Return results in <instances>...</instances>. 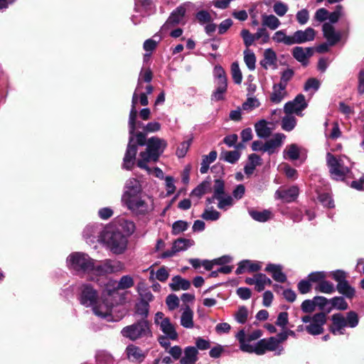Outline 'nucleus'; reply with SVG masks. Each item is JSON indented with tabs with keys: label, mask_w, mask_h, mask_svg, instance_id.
<instances>
[{
	"label": "nucleus",
	"mask_w": 364,
	"mask_h": 364,
	"mask_svg": "<svg viewBox=\"0 0 364 364\" xmlns=\"http://www.w3.org/2000/svg\"><path fill=\"white\" fill-rule=\"evenodd\" d=\"M122 202L136 216H146L154 210V198L142 192L139 181L135 178L126 182Z\"/></svg>",
	"instance_id": "obj_1"
},
{
	"label": "nucleus",
	"mask_w": 364,
	"mask_h": 364,
	"mask_svg": "<svg viewBox=\"0 0 364 364\" xmlns=\"http://www.w3.org/2000/svg\"><path fill=\"white\" fill-rule=\"evenodd\" d=\"M132 144L139 146L146 145L145 151L139 154V158L137 160V166L147 172L151 171V168L147 166L149 162H156L160 156L163 154L167 146V142L165 139L157 136L149 138L146 140V134L144 132H134V141Z\"/></svg>",
	"instance_id": "obj_2"
},
{
	"label": "nucleus",
	"mask_w": 364,
	"mask_h": 364,
	"mask_svg": "<svg viewBox=\"0 0 364 364\" xmlns=\"http://www.w3.org/2000/svg\"><path fill=\"white\" fill-rule=\"evenodd\" d=\"M80 304L86 307H92L94 314L101 318H106L109 315L113 304L107 299L100 304V300L96 289L89 284H83L80 287Z\"/></svg>",
	"instance_id": "obj_3"
},
{
	"label": "nucleus",
	"mask_w": 364,
	"mask_h": 364,
	"mask_svg": "<svg viewBox=\"0 0 364 364\" xmlns=\"http://www.w3.org/2000/svg\"><path fill=\"white\" fill-rule=\"evenodd\" d=\"M236 338L240 343L241 350L247 353H255L257 355H263L267 351H274L275 355H280L283 351V347L278 344L276 337L263 338L259 340L255 345L245 343V332L243 329L236 334Z\"/></svg>",
	"instance_id": "obj_4"
},
{
	"label": "nucleus",
	"mask_w": 364,
	"mask_h": 364,
	"mask_svg": "<svg viewBox=\"0 0 364 364\" xmlns=\"http://www.w3.org/2000/svg\"><path fill=\"white\" fill-rule=\"evenodd\" d=\"M140 90H135L132 100V108L129 117V143L123 159V167L127 170H131L133 167L136 155V146L132 144L134 141V132L136 130L135 119L137 116V110L136 106L138 102L137 92Z\"/></svg>",
	"instance_id": "obj_5"
},
{
	"label": "nucleus",
	"mask_w": 364,
	"mask_h": 364,
	"mask_svg": "<svg viewBox=\"0 0 364 364\" xmlns=\"http://www.w3.org/2000/svg\"><path fill=\"white\" fill-rule=\"evenodd\" d=\"M66 264L70 271L76 275L83 277L90 275L94 267V259L87 254L75 252L68 255Z\"/></svg>",
	"instance_id": "obj_6"
},
{
	"label": "nucleus",
	"mask_w": 364,
	"mask_h": 364,
	"mask_svg": "<svg viewBox=\"0 0 364 364\" xmlns=\"http://www.w3.org/2000/svg\"><path fill=\"white\" fill-rule=\"evenodd\" d=\"M326 164L331 177L336 181H343L350 173L352 164L346 156H334L330 152L326 154Z\"/></svg>",
	"instance_id": "obj_7"
},
{
	"label": "nucleus",
	"mask_w": 364,
	"mask_h": 364,
	"mask_svg": "<svg viewBox=\"0 0 364 364\" xmlns=\"http://www.w3.org/2000/svg\"><path fill=\"white\" fill-rule=\"evenodd\" d=\"M102 240L108 249L115 255L122 254L127 247V237L118 229L112 227L107 228L102 235Z\"/></svg>",
	"instance_id": "obj_8"
},
{
	"label": "nucleus",
	"mask_w": 364,
	"mask_h": 364,
	"mask_svg": "<svg viewBox=\"0 0 364 364\" xmlns=\"http://www.w3.org/2000/svg\"><path fill=\"white\" fill-rule=\"evenodd\" d=\"M332 323L329 327L330 331L333 335H343L345 328H355L359 323V317L356 312L350 311L344 316L341 313H336L331 316Z\"/></svg>",
	"instance_id": "obj_9"
},
{
	"label": "nucleus",
	"mask_w": 364,
	"mask_h": 364,
	"mask_svg": "<svg viewBox=\"0 0 364 364\" xmlns=\"http://www.w3.org/2000/svg\"><path fill=\"white\" fill-rule=\"evenodd\" d=\"M121 333L123 337L129 338L132 341L141 338H152L153 336L150 323L145 318L124 327L121 331Z\"/></svg>",
	"instance_id": "obj_10"
},
{
	"label": "nucleus",
	"mask_w": 364,
	"mask_h": 364,
	"mask_svg": "<svg viewBox=\"0 0 364 364\" xmlns=\"http://www.w3.org/2000/svg\"><path fill=\"white\" fill-rule=\"evenodd\" d=\"M304 323H309L305 326V330L312 336H317L323 333V326L326 322V314L320 312L313 316H305L301 318Z\"/></svg>",
	"instance_id": "obj_11"
},
{
	"label": "nucleus",
	"mask_w": 364,
	"mask_h": 364,
	"mask_svg": "<svg viewBox=\"0 0 364 364\" xmlns=\"http://www.w3.org/2000/svg\"><path fill=\"white\" fill-rule=\"evenodd\" d=\"M122 264L120 262H114L110 259H105L99 264L94 260V267L90 275L100 276L112 274L121 269Z\"/></svg>",
	"instance_id": "obj_12"
},
{
	"label": "nucleus",
	"mask_w": 364,
	"mask_h": 364,
	"mask_svg": "<svg viewBox=\"0 0 364 364\" xmlns=\"http://www.w3.org/2000/svg\"><path fill=\"white\" fill-rule=\"evenodd\" d=\"M195 242L192 239L183 237L178 238L174 240L172 247L164 252L161 256V258H168L173 257L176 253L187 250L189 247L193 246Z\"/></svg>",
	"instance_id": "obj_13"
},
{
	"label": "nucleus",
	"mask_w": 364,
	"mask_h": 364,
	"mask_svg": "<svg viewBox=\"0 0 364 364\" xmlns=\"http://www.w3.org/2000/svg\"><path fill=\"white\" fill-rule=\"evenodd\" d=\"M307 107L305 97L300 94L294 100L289 101L284 105V111L286 114L295 113L299 115L302 110Z\"/></svg>",
	"instance_id": "obj_14"
},
{
	"label": "nucleus",
	"mask_w": 364,
	"mask_h": 364,
	"mask_svg": "<svg viewBox=\"0 0 364 364\" xmlns=\"http://www.w3.org/2000/svg\"><path fill=\"white\" fill-rule=\"evenodd\" d=\"M322 31L324 38L330 46H335L341 39V33L336 31L335 28L330 23H323Z\"/></svg>",
	"instance_id": "obj_15"
},
{
	"label": "nucleus",
	"mask_w": 364,
	"mask_h": 364,
	"mask_svg": "<svg viewBox=\"0 0 364 364\" xmlns=\"http://www.w3.org/2000/svg\"><path fill=\"white\" fill-rule=\"evenodd\" d=\"M315 31L314 28L309 27L304 31L299 30L294 33L293 37V45L301 44L307 41H313L315 38Z\"/></svg>",
	"instance_id": "obj_16"
},
{
	"label": "nucleus",
	"mask_w": 364,
	"mask_h": 364,
	"mask_svg": "<svg viewBox=\"0 0 364 364\" xmlns=\"http://www.w3.org/2000/svg\"><path fill=\"white\" fill-rule=\"evenodd\" d=\"M285 135L282 133H277L272 139L264 143V152H267L269 155L275 153L282 145Z\"/></svg>",
	"instance_id": "obj_17"
},
{
	"label": "nucleus",
	"mask_w": 364,
	"mask_h": 364,
	"mask_svg": "<svg viewBox=\"0 0 364 364\" xmlns=\"http://www.w3.org/2000/svg\"><path fill=\"white\" fill-rule=\"evenodd\" d=\"M261 268L262 263L260 262L245 259L238 264L235 273L236 274H241L245 272H255L260 270Z\"/></svg>",
	"instance_id": "obj_18"
},
{
	"label": "nucleus",
	"mask_w": 364,
	"mask_h": 364,
	"mask_svg": "<svg viewBox=\"0 0 364 364\" xmlns=\"http://www.w3.org/2000/svg\"><path fill=\"white\" fill-rule=\"evenodd\" d=\"M262 67L266 70L269 68H277V57L272 48H267L264 51L263 59L260 61Z\"/></svg>",
	"instance_id": "obj_19"
},
{
	"label": "nucleus",
	"mask_w": 364,
	"mask_h": 364,
	"mask_svg": "<svg viewBox=\"0 0 364 364\" xmlns=\"http://www.w3.org/2000/svg\"><path fill=\"white\" fill-rule=\"evenodd\" d=\"M299 195V189L296 186H291L284 190H277L275 193V198L282 199L285 203L294 201Z\"/></svg>",
	"instance_id": "obj_20"
},
{
	"label": "nucleus",
	"mask_w": 364,
	"mask_h": 364,
	"mask_svg": "<svg viewBox=\"0 0 364 364\" xmlns=\"http://www.w3.org/2000/svg\"><path fill=\"white\" fill-rule=\"evenodd\" d=\"M287 96V87L275 83L272 86V90L269 95V100L274 105L279 104Z\"/></svg>",
	"instance_id": "obj_21"
},
{
	"label": "nucleus",
	"mask_w": 364,
	"mask_h": 364,
	"mask_svg": "<svg viewBox=\"0 0 364 364\" xmlns=\"http://www.w3.org/2000/svg\"><path fill=\"white\" fill-rule=\"evenodd\" d=\"M186 13L184 6L177 7L170 15L166 23L162 26L161 31H164L169 26L178 24L183 18Z\"/></svg>",
	"instance_id": "obj_22"
},
{
	"label": "nucleus",
	"mask_w": 364,
	"mask_h": 364,
	"mask_svg": "<svg viewBox=\"0 0 364 364\" xmlns=\"http://www.w3.org/2000/svg\"><path fill=\"white\" fill-rule=\"evenodd\" d=\"M126 353L129 360L138 362H142L147 355V351H144L134 345H129L126 348Z\"/></svg>",
	"instance_id": "obj_23"
},
{
	"label": "nucleus",
	"mask_w": 364,
	"mask_h": 364,
	"mask_svg": "<svg viewBox=\"0 0 364 364\" xmlns=\"http://www.w3.org/2000/svg\"><path fill=\"white\" fill-rule=\"evenodd\" d=\"M198 350L196 347H186L183 355L180 359V364H195L198 359Z\"/></svg>",
	"instance_id": "obj_24"
},
{
	"label": "nucleus",
	"mask_w": 364,
	"mask_h": 364,
	"mask_svg": "<svg viewBox=\"0 0 364 364\" xmlns=\"http://www.w3.org/2000/svg\"><path fill=\"white\" fill-rule=\"evenodd\" d=\"M312 53L311 48H303L298 46L295 47L292 51L294 58L305 66L308 65V58L311 56Z\"/></svg>",
	"instance_id": "obj_25"
},
{
	"label": "nucleus",
	"mask_w": 364,
	"mask_h": 364,
	"mask_svg": "<svg viewBox=\"0 0 364 364\" xmlns=\"http://www.w3.org/2000/svg\"><path fill=\"white\" fill-rule=\"evenodd\" d=\"M265 271L271 273L272 278L276 282L283 283L287 280L286 274L282 272V267L279 264H269Z\"/></svg>",
	"instance_id": "obj_26"
},
{
	"label": "nucleus",
	"mask_w": 364,
	"mask_h": 364,
	"mask_svg": "<svg viewBox=\"0 0 364 364\" xmlns=\"http://www.w3.org/2000/svg\"><path fill=\"white\" fill-rule=\"evenodd\" d=\"M261 17L262 26L265 28L275 31L281 26L280 20L273 14H263Z\"/></svg>",
	"instance_id": "obj_27"
},
{
	"label": "nucleus",
	"mask_w": 364,
	"mask_h": 364,
	"mask_svg": "<svg viewBox=\"0 0 364 364\" xmlns=\"http://www.w3.org/2000/svg\"><path fill=\"white\" fill-rule=\"evenodd\" d=\"M119 289L117 284V281L109 279L105 284L104 289L102 293V299L104 301L107 299L109 301H112L111 297H112L115 294H117V290Z\"/></svg>",
	"instance_id": "obj_28"
},
{
	"label": "nucleus",
	"mask_w": 364,
	"mask_h": 364,
	"mask_svg": "<svg viewBox=\"0 0 364 364\" xmlns=\"http://www.w3.org/2000/svg\"><path fill=\"white\" fill-rule=\"evenodd\" d=\"M159 327L164 335H166L171 340L176 341L178 339V335L170 319L164 320Z\"/></svg>",
	"instance_id": "obj_29"
},
{
	"label": "nucleus",
	"mask_w": 364,
	"mask_h": 364,
	"mask_svg": "<svg viewBox=\"0 0 364 364\" xmlns=\"http://www.w3.org/2000/svg\"><path fill=\"white\" fill-rule=\"evenodd\" d=\"M183 313L181 317V325L186 328L193 327V311L191 308L186 305L182 308Z\"/></svg>",
	"instance_id": "obj_30"
},
{
	"label": "nucleus",
	"mask_w": 364,
	"mask_h": 364,
	"mask_svg": "<svg viewBox=\"0 0 364 364\" xmlns=\"http://www.w3.org/2000/svg\"><path fill=\"white\" fill-rule=\"evenodd\" d=\"M169 287L173 291L187 290L191 287V282L181 276H175L172 278Z\"/></svg>",
	"instance_id": "obj_31"
},
{
	"label": "nucleus",
	"mask_w": 364,
	"mask_h": 364,
	"mask_svg": "<svg viewBox=\"0 0 364 364\" xmlns=\"http://www.w3.org/2000/svg\"><path fill=\"white\" fill-rule=\"evenodd\" d=\"M114 223L117 226L115 229L119 230V228H121L127 235H130L134 232L135 224L131 220H125L124 218H116Z\"/></svg>",
	"instance_id": "obj_32"
},
{
	"label": "nucleus",
	"mask_w": 364,
	"mask_h": 364,
	"mask_svg": "<svg viewBox=\"0 0 364 364\" xmlns=\"http://www.w3.org/2000/svg\"><path fill=\"white\" fill-rule=\"evenodd\" d=\"M261 158L255 154H252L248 156V162L244 168V171L247 175H252L257 166L261 165Z\"/></svg>",
	"instance_id": "obj_33"
},
{
	"label": "nucleus",
	"mask_w": 364,
	"mask_h": 364,
	"mask_svg": "<svg viewBox=\"0 0 364 364\" xmlns=\"http://www.w3.org/2000/svg\"><path fill=\"white\" fill-rule=\"evenodd\" d=\"M272 39L276 43H283L286 46L293 45L292 36L287 35L285 30H279L276 31L273 34Z\"/></svg>",
	"instance_id": "obj_34"
},
{
	"label": "nucleus",
	"mask_w": 364,
	"mask_h": 364,
	"mask_svg": "<svg viewBox=\"0 0 364 364\" xmlns=\"http://www.w3.org/2000/svg\"><path fill=\"white\" fill-rule=\"evenodd\" d=\"M255 132L259 138L266 139L271 134V129L267 126L264 119H261L255 124Z\"/></svg>",
	"instance_id": "obj_35"
},
{
	"label": "nucleus",
	"mask_w": 364,
	"mask_h": 364,
	"mask_svg": "<svg viewBox=\"0 0 364 364\" xmlns=\"http://www.w3.org/2000/svg\"><path fill=\"white\" fill-rule=\"evenodd\" d=\"M336 289L341 294L349 299L353 298L355 293V289L349 284L347 280L338 283Z\"/></svg>",
	"instance_id": "obj_36"
},
{
	"label": "nucleus",
	"mask_w": 364,
	"mask_h": 364,
	"mask_svg": "<svg viewBox=\"0 0 364 364\" xmlns=\"http://www.w3.org/2000/svg\"><path fill=\"white\" fill-rule=\"evenodd\" d=\"M255 279V289L259 292L263 291L266 286L272 284V280L262 273L256 274Z\"/></svg>",
	"instance_id": "obj_37"
},
{
	"label": "nucleus",
	"mask_w": 364,
	"mask_h": 364,
	"mask_svg": "<svg viewBox=\"0 0 364 364\" xmlns=\"http://www.w3.org/2000/svg\"><path fill=\"white\" fill-rule=\"evenodd\" d=\"M153 7L151 0H134V11L148 14Z\"/></svg>",
	"instance_id": "obj_38"
},
{
	"label": "nucleus",
	"mask_w": 364,
	"mask_h": 364,
	"mask_svg": "<svg viewBox=\"0 0 364 364\" xmlns=\"http://www.w3.org/2000/svg\"><path fill=\"white\" fill-rule=\"evenodd\" d=\"M283 154L284 159L294 161L299 158L300 149L296 144H292L287 146Z\"/></svg>",
	"instance_id": "obj_39"
},
{
	"label": "nucleus",
	"mask_w": 364,
	"mask_h": 364,
	"mask_svg": "<svg viewBox=\"0 0 364 364\" xmlns=\"http://www.w3.org/2000/svg\"><path fill=\"white\" fill-rule=\"evenodd\" d=\"M217 158V152L211 151L208 155L203 156L200 168L201 173H206L209 169V166L211 163L215 161Z\"/></svg>",
	"instance_id": "obj_40"
},
{
	"label": "nucleus",
	"mask_w": 364,
	"mask_h": 364,
	"mask_svg": "<svg viewBox=\"0 0 364 364\" xmlns=\"http://www.w3.org/2000/svg\"><path fill=\"white\" fill-rule=\"evenodd\" d=\"M249 213L255 220L261 223L267 221L272 217V213L268 210L262 211L250 210Z\"/></svg>",
	"instance_id": "obj_41"
},
{
	"label": "nucleus",
	"mask_w": 364,
	"mask_h": 364,
	"mask_svg": "<svg viewBox=\"0 0 364 364\" xmlns=\"http://www.w3.org/2000/svg\"><path fill=\"white\" fill-rule=\"evenodd\" d=\"M155 274L156 279L161 282H166L168 277L169 273L165 267H160L156 272L153 269H150V277L149 279L154 281V275Z\"/></svg>",
	"instance_id": "obj_42"
},
{
	"label": "nucleus",
	"mask_w": 364,
	"mask_h": 364,
	"mask_svg": "<svg viewBox=\"0 0 364 364\" xmlns=\"http://www.w3.org/2000/svg\"><path fill=\"white\" fill-rule=\"evenodd\" d=\"M152 80V73L150 69H146L144 68L141 69L139 76L138 78L137 85H136V90H140L142 89L143 82H147L149 83Z\"/></svg>",
	"instance_id": "obj_43"
},
{
	"label": "nucleus",
	"mask_w": 364,
	"mask_h": 364,
	"mask_svg": "<svg viewBox=\"0 0 364 364\" xmlns=\"http://www.w3.org/2000/svg\"><path fill=\"white\" fill-rule=\"evenodd\" d=\"M227 82H216V89L213 92L211 99L215 101H220L223 99V95L227 90Z\"/></svg>",
	"instance_id": "obj_44"
},
{
	"label": "nucleus",
	"mask_w": 364,
	"mask_h": 364,
	"mask_svg": "<svg viewBox=\"0 0 364 364\" xmlns=\"http://www.w3.org/2000/svg\"><path fill=\"white\" fill-rule=\"evenodd\" d=\"M244 61L250 70L255 69L256 56L253 51L247 48L244 50Z\"/></svg>",
	"instance_id": "obj_45"
},
{
	"label": "nucleus",
	"mask_w": 364,
	"mask_h": 364,
	"mask_svg": "<svg viewBox=\"0 0 364 364\" xmlns=\"http://www.w3.org/2000/svg\"><path fill=\"white\" fill-rule=\"evenodd\" d=\"M139 294H140L142 300L146 301V303L143 304L144 308H143L141 312H140V314L141 315H143L144 317H146L148 315V312H149L148 302L152 301L154 296L147 289H144V290L140 291Z\"/></svg>",
	"instance_id": "obj_46"
},
{
	"label": "nucleus",
	"mask_w": 364,
	"mask_h": 364,
	"mask_svg": "<svg viewBox=\"0 0 364 364\" xmlns=\"http://www.w3.org/2000/svg\"><path fill=\"white\" fill-rule=\"evenodd\" d=\"M315 289L317 291L325 294H332L335 291L333 284L331 282L323 279L318 283L315 287Z\"/></svg>",
	"instance_id": "obj_47"
},
{
	"label": "nucleus",
	"mask_w": 364,
	"mask_h": 364,
	"mask_svg": "<svg viewBox=\"0 0 364 364\" xmlns=\"http://www.w3.org/2000/svg\"><path fill=\"white\" fill-rule=\"evenodd\" d=\"M289 114H287V115L284 117L282 120V127L287 132L291 131L295 127L296 124V118Z\"/></svg>",
	"instance_id": "obj_48"
},
{
	"label": "nucleus",
	"mask_w": 364,
	"mask_h": 364,
	"mask_svg": "<svg viewBox=\"0 0 364 364\" xmlns=\"http://www.w3.org/2000/svg\"><path fill=\"white\" fill-rule=\"evenodd\" d=\"M329 303L333 308L338 310L344 311L348 308V303L342 296H335L329 300Z\"/></svg>",
	"instance_id": "obj_49"
},
{
	"label": "nucleus",
	"mask_w": 364,
	"mask_h": 364,
	"mask_svg": "<svg viewBox=\"0 0 364 364\" xmlns=\"http://www.w3.org/2000/svg\"><path fill=\"white\" fill-rule=\"evenodd\" d=\"M189 226L188 222L184 220H177L172 225L171 233L173 235H179L186 231Z\"/></svg>",
	"instance_id": "obj_50"
},
{
	"label": "nucleus",
	"mask_w": 364,
	"mask_h": 364,
	"mask_svg": "<svg viewBox=\"0 0 364 364\" xmlns=\"http://www.w3.org/2000/svg\"><path fill=\"white\" fill-rule=\"evenodd\" d=\"M221 156L225 161L230 164H235L239 160L240 157V153L237 150L226 151L222 152Z\"/></svg>",
	"instance_id": "obj_51"
},
{
	"label": "nucleus",
	"mask_w": 364,
	"mask_h": 364,
	"mask_svg": "<svg viewBox=\"0 0 364 364\" xmlns=\"http://www.w3.org/2000/svg\"><path fill=\"white\" fill-rule=\"evenodd\" d=\"M255 34L256 41H260L261 44L267 43L269 41V34L264 26L258 28Z\"/></svg>",
	"instance_id": "obj_52"
},
{
	"label": "nucleus",
	"mask_w": 364,
	"mask_h": 364,
	"mask_svg": "<svg viewBox=\"0 0 364 364\" xmlns=\"http://www.w3.org/2000/svg\"><path fill=\"white\" fill-rule=\"evenodd\" d=\"M213 194L215 195L216 200L220 199L223 196L225 195V184L222 180H215L213 186Z\"/></svg>",
	"instance_id": "obj_53"
},
{
	"label": "nucleus",
	"mask_w": 364,
	"mask_h": 364,
	"mask_svg": "<svg viewBox=\"0 0 364 364\" xmlns=\"http://www.w3.org/2000/svg\"><path fill=\"white\" fill-rule=\"evenodd\" d=\"M345 12L343 11V8L342 6L338 5L336 6L334 11L328 14V19L331 23H336L340 18L344 16Z\"/></svg>",
	"instance_id": "obj_54"
},
{
	"label": "nucleus",
	"mask_w": 364,
	"mask_h": 364,
	"mask_svg": "<svg viewBox=\"0 0 364 364\" xmlns=\"http://www.w3.org/2000/svg\"><path fill=\"white\" fill-rule=\"evenodd\" d=\"M231 74L232 80L236 84L242 82V75L237 62H234L231 65Z\"/></svg>",
	"instance_id": "obj_55"
},
{
	"label": "nucleus",
	"mask_w": 364,
	"mask_h": 364,
	"mask_svg": "<svg viewBox=\"0 0 364 364\" xmlns=\"http://www.w3.org/2000/svg\"><path fill=\"white\" fill-rule=\"evenodd\" d=\"M119 289H126L132 287L134 282L133 278L129 275L122 277L119 282H117Z\"/></svg>",
	"instance_id": "obj_56"
},
{
	"label": "nucleus",
	"mask_w": 364,
	"mask_h": 364,
	"mask_svg": "<svg viewBox=\"0 0 364 364\" xmlns=\"http://www.w3.org/2000/svg\"><path fill=\"white\" fill-rule=\"evenodd\" d=\"M240 36L243 39L244 44L247 48L256 41L255 34L251 33L247 29H242Z\"/></svg>",
	"instance_id": "obj_57"
},
{
	"label": "nucleus",
	"mask_w": 364,
	"mask_h": 364,
	"mask_svg": "<svg viewBox=\"0 0 364 364\" xmlns=\"http://www.w3.org/2000/svg\"><path fill=\"white\" fill-rule=\"evenodd\" d=\"M220 214L218 211L214 210L213 208H207L205 210L201 217L206 220L215 221L219 219Z\"/></svg>",
	"instance_id": "obj_58"
},
{
	"label": "nucleus",
	"mask_w": 364,
	"mask_h": 364,
	"mask_svg": "<svg viewBox=\"0 0 364 364\" xmlns=\"http://www.w3.org/2000/svg\"><path fill=\"white\" fill-rule=\"evenodd\" d=\"M218 200V207L222 210H226L233 205V198L229 195H224Z\"/></svg>",
	"instance_id": "obj_59"
},
{
	"label": "nucleus",
	"mask_w": 364,
	"mask_h": 364,
	"mask_svg": "<svg viewBox=\"0 0 364 364\" xmlns=\"http://www.w3.org/2000/svg\"><path fill=\"white\" fill-rule=\"evenodd\" d=\"M192 143V138L187 141H184L178 146L176 150V155L179 158H183L186 156L191 144Z\"/></svg>",
	"instance_id": "obj_60"
},
{
	"label": "nucleus",
	"mask_w": 364,
	"mask_h": 364,
	"mask_svg": "<svg viewBox=\"0 0 364 364\" xmlns=\"http://www.w3.org/2000/svg\"><path fill=\"white\" fill-rule=\"evenodd\" d=\"M288 6L282 1H277L273 6L274 12L280 17L284 16L288 11Z\"/></svg>",
	"instance_id": "obj_61"
},
{
	"label": "nucleus",
	"mask_w": 364,
	"mask_h": 364,
	"mask_svg": "<svg viewBox=\"0 0 364 364\" xmlns=\"http://www.w3.org/2000/svg\"><path fill=\"white\" fill-rule=\"evenodd\" d=\"M260 103L256 97H248L242 104V109L247 111H251L259 106Z\"/></svg>",
	"instance_id": "obj_62"
},
{
	"label": "nucleus",
	"mask_w": 364,
	"mask_h": 364,
	"mask_svg": "<svg viewBox=\"0 0 364 364\" xmlns=\"http://www.w3.org/2000/svg\"><path fill=\"white\" fill-rule=\"evenodd\" d=\"M248 311L246 307L240 306L235 315V320L240 323H245L247 319Z\"/></svg>",
	"instance_id": "obj_63"
},
{
	"label": "nucleus",
	"mask_w": 364,
	"mask_h": 364,
	"mask_svg": "<svg viewBox=\"0 0 364 364\" xmlns=\"http://www.w3.org/2000/svg\"><path fill=\"white\" fill-rule=\"evenodd\" d=\"M320 82L316 78H309L305 83L304 90L309 92L313 90V93L318 90Z\"/></svg>",
	"instance_id": "obj_64"
}]
</instances>
